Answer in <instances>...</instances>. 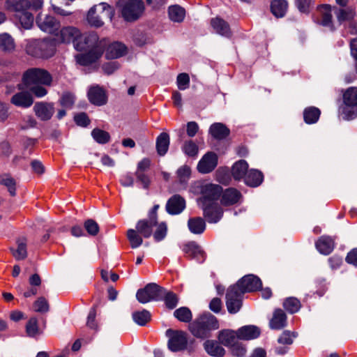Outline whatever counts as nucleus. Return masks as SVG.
<instances>
[{"instance_id": "f257e3e1", "label": "nucleus", "mask_w": 357, "mask_h": 357, "mask_svg": "<svg viewBox=\"0 0 357 357\" xmlns=\"http://www.w3.org/2000/svg\"><path fill=\"white\" fill-rule=\"evenodd\" d=\"M191 333L197 338L205 339L211 336V331L219 328L217 318L208 313L201 315L188 326Z\"/></svg>"}, {"instance_id": "f03ea898", "label": "nucleus", "mask_w": 357, "mask_h": 357, "mask_svg": "<svg viewBox=\"0 0 357 357\" xmlns=\"http://www.w3.org/2000/svg\"><path fill=\"white\" fill-rule=\"evenodd\" d=\"M114 10L106 3H100L93 6L89 10L86 16L88 23L94 27H100L104 24L106 19L112 20Z\"/></svg>"}, {"instance_id": "7ed1b4c3", "label": "nucleus", "mask_w": 357, "mask_h": 357, "mask_svg": "<svg viewBox=\"0 0 357 357\" xmlns=\"http://www.w3.org/2000/svg\"><path fill=\"white\" fill-rule=\"evenodd\" d=\"M343 104L339 108V112L345 120L357 116V87L351 86L342 94Z\"/></svg>"}, {"instance_id": "20e7f679", "label": "nucleus", "mask_w": 357, "mask_h": 357, "mask_svg": "<svg viewBox=\"0 0 357 357\" xmlns=\"http://www.w3.org/2000/svg\"><path fill=\"white\" fill-rule=\"evenodd\" d=\"M119 3L121 15L128 22L138 20L144 12V3L142 0H120Z\"/></svg>"}, {"instance_id": "39448f33", "label": "nucleus", "mask_w": 357, "mask_h": 357, "mask_svg": "<svg viewBox=\"0 0 357 357\" xmlns=\"http://www.w3.org/2000/svg\"><path fill=\"white\" fill-rule=\"evenodd\" d=\"M26 51L32 56L47 58L54 55V47L48 39H30L27 40Z\"/></svg>"}, {"instance_id": "423d86ee", "label": "nucleus", "mask_w": 357, "mask_h": 357, "mask_svg": "<svg viewBox=\"0 0 357 357\" xmlns=\"http://www.w3.org/2000/svg\"><path fill=\"white\" fill-rule=\"evenodd\" d=\"M22 81L26 86L36 84L50 86L52 82V77L46 70L33 68L24 72Z\"/></svg>"}, {"instance_id": "0eeeda50", "label": "nucleus", "mask_w": 357, "mask_h": 357, "mask_svg": "<svg viewBox=\"0 0 357 357\" xmlns=\"http://www.w3.org/2000/svg\"><path fill=\"white\" fill-rule=\"evenodd\" d=\"M164 292V288L155 283H149L137 290L136 298L140 303L145 304L152 301L162 300Z\"/></svg>"}, {"instance_id": "6e6552de", "label": "nucleus", "mask_w": 357, "mask_h": 357, "mask_svg": "<svg viewBox=\"0 0 357 357\" xmlns=\"http://www.w3.org/2000/svg\"><path fill=\"white\" fill-rule=\"evenodd\" d=\"M166 335L169 337L168 349L173 352L185 350L188 345V337L185 332L168 329Z\"/></svg>"}, {"instance_id": "1a4fd4ad", "label": "nucleus", "mask_w": 357, "mask_h": 357, "mask_svg": "<svg viewBox=\"0 0 357 357\" xmlns=\"http://www.w3.org/2000/svg\"><path fill=\"white\" fill-rule=\"evenodd\" d=\"M106 45V39L100 40L98 45H96L87 53L77 55L75 56L77 63L84 66L95 63L102 55Z\"/></svg>"}, {"instance_id": "9d476101", "label": "nucleus", "mask_w": 357, "mask_h": 357, "mask_svg": "<svg viewBox=\"0 0 357 357\" xmlns=\"http://www.w3.org/2000/svg\"><path fill=\"white\" fill-rule=\"evenodd\" d=\"M80 36V31L73 26H66L59 28L54 35V42L57 44L75 45L76 39Z\"/></svg>"}, {"instance_id": "9b49d317", "label": "nucleus", "mask_w": 357, "mask_h": 357, "mask_svg": "<svg viewBox=\"0 0 357 357\" xmlns=\"http://www.w3.org/2000/svg\"><path fill=\"white\" fill-rule=\"evenodd\" d=\"M238 286H231L227 289L226 294V305L227 310L231 314L237 313L242 306V295Z\"/></svg>"}, {"instance_id": "f8f14e48", "label": "nucleus", "mask_w": 357, "mask_h": 357, "mask_svg": "<svg viewBox=\"0 0 357 357\" xmlns=\"http://www.w3.org/2000/svg\"><path fill=\"white\" fill-rule=\"evenodd\" d=\"M222 188L219 185L206 183L202 186V197L198 200L199 205L214 203L220 196Z\"/></svg>"}, {"instance_id": "ddd939ff", "label": "nucleus", "mask_w": 357, "mask_h": 357, "mask_svg": "<svg viewBox=\"0 0 357 357\" xmlns=\"http://www.w3.org/2000/svg\"><path fill=\"white\" fill-rule=\"evenodd\" d=\"M36 22L41 31L52 34L53 36L61 26L60 22L54 16L44 15L41 13L37 15Z\"/></svg>"}, {"instance_id": "4468645a", "label": "nucleus", "mask_w": 357, "mask_h": 357, "mask_svg": "<svg viewBox=\"0 0 357 357\" xmlns=\"http://www.w3.org/2000/svg\"><path fill=\"white\" fill-rule=\"evenodd\" d=\"M76 39L74 45V47L77 51H84L89 48H93L96 45H98L99 40L98 36L95 33H82L80 31V36Z\"/></svg>"}, {"instance_id": "2eb2a0df", "label": "nucleus", "mask_w": 357, "mask_h": 357, "mask_svg": "<svg viewBox=\"0 0 357 357\" xmlns=\"http://www.w3.org/2000/svg\"><path fill=\"white\" fill-rule=\"evenodd\" d=\"M234 286H238L241 292L244 294L259 289L261 286V282L258 277L248 275L242 278Z\"/></svg>"}, {"instance_id": "dca6fc26", "label": "nucleus", "mask_w": 357, "mask_h": 357, "mask_svg": "<svg viewBox=\"0 0 357 357\" xmlns=\"http://www.w3.org/2000/svg\"><path fill=\"white\" fill-rule=\"evenodd\" d=\"M218 165V155L213 152L206 153L199 161L197 170L202 174L211 172Z\"/></svg>"}, {"instance_id": "f3484780", "label": "nucleus", "mask_w": 357, "mask_h": 357, "mask_svg": "<svg viewBox=\"0 0 357 357\" xmlns=\"http://www.w3.org/2000/svg\"><path fill=\"white\" fill-rule=\"evenodd\" d=\"M203 210L204 215L210 223H216L222 218L223 211L217 203L199 205Z\"/></svg>"}, {"instance_id": "a211bd4d", "label": "nucleus", "mask_w": 357, "mask_h": 357, "mask_svg": "<svg viewBox=\"0 0 357 357\" xmlns=\"http://www.w3.org/2000/svg\"><path fill=\"white\" fill-rule=\"evenodd\" d=\"M89 102L97 106H102L107 103V96L105 91L99 85L89 87L87 93Z\"/></svg>"}, {"instance_id": "6ab92c4d", "label": "nucleus", "mask_w": 357, "mask_h": 357, "mask_svg": "<svg viewBox=\"0 0 357 357\" xmlns=\"http://www.w3.org/2000/svg\"><path fill=\"white\" fill-rule=\"evenodd\" d=\"M33 111L41 121H48L54 113V107L51 102H38L34 105Z\"/></svg>"}, {"instance_id": "aec40b11", "label": "nucleus", "mask_w": 357, "mask_h": 357, "mask_svg": "<svg viewBox=\"0 0 357 357\" xmlns=\"http://www.w3.org/2000/svg\"><path fill=\"white\" fill-rule=\"evenodd\" d=\"M185 208V199L179 195L172 196L167 202L166 210L171 215L181 213Z\"/></svg>"}, {"instance_id": "412c9836", "label": "nucleus", "mask_w": 357, "mask_h": 357, "mask_svg": "<svg viewBox=\"0 0 357 357\" xmlns=\"http://www.w3.org/2000/svg\"><path fill=\"white\" fill-rule=\"evenodd\" d=\"M127 53V47L121 43L114 42L109 44L105 50V57L107 59H116Z\"/></svg>"}, {"instance_id": "4be33fe9", "label": "nucleus", "mask_w": 357, "mask_h": 357, "mask_svg": "<svg viewBox=\"0 0 357 357\" xmlns=\"http://www.w3.org/2000/svg\"><path fill=\"white\" fill-rule=\"evenodd\" d=\"M183 251L188 257L196 259L200 262H203L205 259V253L195 242H190L185 244L183 248Z\"/></svg>"}, {"instance_id": "5701e85b", "label": "nucleus", "mask_w": 357, "mask_h": 357, "mask_svg": "<svg viewBox=\"0 0 357 357\" xmlns=\"http://www.w3.org/2000/svg\"><path fill=\"white\" fill-rule=\"evenodd\" d=\"M10 102L19 107L28 108L32 105L33 99L31 93L26 91H21L12 96Z\"/></svg>"}, {"instance_id": "b1692460", "label": "nucleus", "mask_w": 357, "mask_h": 357, "mask_svg": "<svg viewBox=\"0 0 357 357\" xmlns=\"http://www.w3.org/2000/svg\"><path fill=\"white\" fill-rule=\"evenodd\" d=\"M220 202L224 206H231L238 203L242 197L241 193L236 189L229 188L222 191Z\"/></svg>"}, {"instance_id": "393cba45", "label": "nucleus", "mask_w": 357, "mask_h": 357, "mask_svg": "<svg viewBox=\"0 0 357 357\" xmlns=\"http://www.w3.org/2000/svg\"><path fill=\"white\" fill-rule=\"evenodd\" d=\"M29 0H7L5 3L6 8L15 13V15L27 12L29 9Z\"/></svg>"}, {"instance_id": "a878e982", "label": "nucleus", "mask_w": 357, "mask_h": 357, "mask_svg": "<svg viewBox=\"0 0 357 357\" xmlns=\"http://www.w3.org/2000/svg\"><path fill=\"white\" fill-rule=\"evenodd\" d=\"M157 225V221L149 219L141 220L136 225V229L144 238H149L153 234V228Z\"/></svg>"}, {"instance_id": "bb28decb", "label": "nucleus", "mask_w": 357, "mask_h": 357, "mask_svg": "<svg viewBox=\"0 0 357 357\" xmlns=\"http://www.w3.org/2000/svg\"><path fill=\"white\" fill-rule=\"evenodd\" d=\"M236 335L239 339L250 340L258 337L260 330L255 326H245L238 329Z\"/></svg>"}, {"instance_id": "cd10ccee", "label": "nucleus", "mask_w": 357, "mask_h": 357, "mask_svg": "<svg viewBox=\"0 0 357 357\" xmlns=\"http://www.w3.org/2000/svg\"><path fill=\"white\" fill-rule=\"evenodd\" d=\"M211 25L217 33L225 37L231 36L229 25L224 20L218 17L212 18Z\"/></svg>"}, {"instance_id": "c85d7f7f", "label": "nucleus", "mask_w": 357, "mask_h": 357, "mask_svg": "<svg viewBox=\"0 0 357 357\" xmlns=\"http://www.w3.org/2000/svg\"><path fill=\"white\" fill-rule=\"evenodd\" d=\"M17 248H10L13 256L17 260H23L27 257L26 244L25 237H20L16 240Z\"/></svg>"}, {"instance_id": "c756f323", "label": "nucleus", "mask_w": 357, "mask_h": 357, "mask_svg": "<svg viewBox=\"0 0 357 357\" xmlns=\"http://www.w3.org/2000/svg\"><path fill=\"white\" fill-rule=\"evenodd\" d=\"M318 251L323 255L330 254L334 248V241L330 236H322L315 243Z\"/></svg>"}, {"instance_id": "7c9ffc66", "label": "nucleus", "mask_w": 357, "mask_h": 357, "mask_svg": "<svg viewBox=\"0 0 357 357\" xmlns=\"http://www.w3.org/2000/svg\"><path fill=\"white\" fill-rule=\"evenodd\" d=\"M287 317L284 311L281 309H276L272 319L270 320L269 326L274 330H280L286 326Z\"/></svg>"}, {"instance_id": "2f4dec72", "label": "nucleus", "mask_w": 357, "mask_h": 357, "mask_svg": "<svg viewBox=\"0 0 357 357\" xmlns=\"http://www.w3.org/2000/svg\"><path fill=\"white\" fill-rule=\"evenodd\" d=\"M248 172V164L244 160L236 162L231 167V175L235 180H241L245 177Z\"/></svg>"}, {"instance_id": "473e14b6", "label": "nucleus", "mask_w": 357, "mask_h": 357, "mask_svg": "<svg viewBox=\"0 0 357 357\" xmlns=\"http://www.w3.org/2000/svg\"><path fill=\"white\" fill-rule=\"evenodd\" d=\"M204 347L206 353L213 357H222L225 354L224 348L214 340L205 341Z\"/></svg>"}, {"instance_id": "72a5a7b5", "label": "nucleus", "mask_w": 357, "mask_h": 357, "mask_svg": "<svg viewBox=\"0 0 357 357\" xmlns=\"http://www.w3.org/2000/svg\"><path fill=\"white\" fill-rule=\"evenodd\" d=\"M209 133L216 139H223L229 135V130L222 123H214L209 128Z\"/></svg>"}, {"instance_id": "f704fd0d", "label": "nucleus", "mask_w": 357, "mask_h": 357, "mask_svg": "<svg viewBox=\"0 0 357 357\" xmlns=\"http://www.w3.org/2000/svg\"><path fill=\"white\" fill-rule=\"evenodd\" d=\"M188 227L194 234H201L206 229V223L200 217L190 218L188 221Z\"/></svg>"}, {"instance_id": "c9c22d12", "label": "nucleus", "mask_w": 357, "mask_h": 357, "mask_svg": "<svg viewBox=\"0 0 357 357\" xmlns=\"http://www.w3.org/2000/svg\"><path fill=\"white\" fill-rule=\"evenodd\" d=\"M335 14L340 24L344 21H349L354 18L356 15L355 9L351 6L343 7L342 8H335Z\"/></svg>"}, {"instance_id": "e433bc0d", "label": "nucleus", "mask_w": 357, "mask_h": 357, "mask_svg": "<svg viewBox=\"0 0 357 357\" xmlns=\"http://www.w3.org/2000/svg\"><path fill=\"white\" fill-rule=\"evenodd\" d=\"M263 181V175L261 172L256 169L248 170L245 177V183L251 187L259 185Z\"/></svg>"}, {"instance_id": "4c0bfd02", "label": "nucleus", "mask_w": 357, "mask_h": 357, "mask_svg": "<svg viewBox=\"0 0 357 357\" xmlns=\"http://www.w3.org/2000/svg\"><path fill=\"white\" fill-rule=\"evenodd\" d=\"M169 146V136L166 132H162L156 139V149L158 153L162 156L166 154Z\"/></svg>"}, {"instance_id": "58836bf2", "label": "nucleus", "mask_w": 357, "mask_h": 357, "mask_svg": "<svg viewBox=\"0 0 357 357\" xmlns=\"http://www.w3.org/2000/svg\"><path fill=\"white\" fill-rule=\"evenodd\" d=\"M236 332L231 330H224L219 333L218 340L226 347H231L236 342Z\"/></svg>"}, {"instance_id": "ea45409f", "label": "nucleus", "mask_w": 357, "mask_h": 357, "mask_svg": "<svg viewBox=\"0 0 357 357\" xmlns=\"http://www.w3.org/2000/svg\"><path fill=\"white\" fill-rule=\"evenodd\" d=\"M29 283L31 288L24 292L23 295L25 298L35 296L38 294V287L41 284V278L37 273L33 274L29 279Z\"/></svg>"}, {"instance_id": "a19ab883", "label": "nucleus", "mask_w": 357, "mask_h": 357, "mask_svg": "<svg viewBox=\"0 0 357 357\" xmlns=\"http://www.w3.org/2000/svg\"><path fill=\"white\" fill-rule=\"evenodd\" d=\"M271 12L277 17H282L288 8V3L285 0H274L271 3Z\"/></svg>"}, {"instance_id": "79ce46f5", "label": "nucleus", "mask_w": 357, "mask_h": 357, "mask_svg": "<svg viewBox=\"0 0 357 357\" xmlns=\"http://www.w3.org/2000/svg\"><path fill=\"white\" fill-rule=\"evenodd\" d=\"M168 14L169 19L174 22H181L185 16V11L182 7L174 5L169 7Z\"/></svg>"}, {"instance_id": "37998d69", "label": "nucleus", "mask_w": 357, "mask_h": 357, "mask_svg": "<svg viewBox=\"0 0 357 357\" xmlns=\"http://www.w3.org/2000/svg\"><path fill=\"white\" fill-rule=\"evenodd\" d=\"M320 110L315 107H309L303 112V119L306 123L312 124L316 123L320 116Z\"/></svg>"}, {"instance_id": "c03bdc74", "label": "nucleus", "mask_w": 357, "mask_h": 357, "mask_svg": "<svg viewBox=\"0 0 357 357\" xmlns=\"http://www.w3.org/2000/svg\"><path fill=\"white\" fill-rule=\"evenodd\" d=\"M15 48L14 39L10 35L6 33L0 34V50L4 52H10Z\"/></svg>"}, {"instance_id": "a18cd8bd", "label": "nucleus", "mask_w": 357, "mask_h": 357, "mask_svg": "<svg viewBox=\"0 0 357 357\" xmlns=\"http://www.w3.org/2000/svg\"><path fill=\"white\" fill-rule=\"evenodd\" d=\"M174 316L180 321L189 323L192 319L191 310L187 307H181L174 312Z\"/></svg>"}, {"instance_id": "49530a36", "label": "nucleus", "mask_w": 357, "mask_h": 357, "mask_svg": "<svg viewBox=\"0 0 357 357\" xmlns=\"http://www.w3.org/2000/svg\"><path fill=\"white\" fill-rule=\"evenodd\" d=\"M140 235L137 229H130L128 230L127 237L132 248H137L142 244L143 239Z\"/></svg>"}, {"instance_id": "de8ad7c7", "label": "nucleus", "mask_w": 357, "mask_h": 357, "mask_svg": "<svg viewBox=\"0 0 357 357\" xmlns=\"http://www.w3.org/2000/svg\"><path fill=\"white\" fill-rule=\"evenodd\" d=\"M132 319L137 324L144 326L151 320V314L146 310L135 312L132 313Z\"/></svg>"}, {"instance_id": "09e8293b", "label": "nucleus", "mask_w": 357, "mask_h": 357, "mask_svg": "<svg viewBox=\"0 0 357 357\" xmlns=\"http://www.w3.org/2000/svg\"><path fill=\"white\" fill-rule=\"evenodd\" d=\"M167 307L174 309L178 304V298L176 294L172 291H167L165 289V292L162 294V298Z\"/></svg>"}, {"instance_id": "8fccbe9b", "label": "nucleus", "mask_w": 357, "mask_h": 357, "mask_svg": "<svg viewBox=\"0 0 357 357\" xmlns=\"http://www.w3.org/2000/svg\"><path fill=\"white\" fill-rule=\"evenodd\" d=\"M91 136L98 144H106L110 139L109 134L101 129L95 128L91 131Z\"/></svg>"}, {"instance_id": "3c124183", "label": "nucleus", "mask_w": 357, "mask_h": 357, "mask_svg": "<svg viewBox=\"0 0 357 357\" xmlns=\"http://www.w3.org/2000/svg\"><path fill=\"white\" fill-rule=\"evenodd\" d=\"M22 26L26 29H29L33 24V15L29 11L18 14L16 15Z\"/></svg>"}, {"instance_id": "603ef678", "label": "nucleus", "mask_w": 357, "mask_h": 357, "mask_svg": "<svg viewBox=\"0 0 357 357\" xmlns=\"http://www.w3.org/2000/svg\"><path fill=\"white\" fill-rule=\"evenodd\" d=\"M321 24L324 26L328 27L331 31L335 29L333 23V15L331 12V6H325L324 11L322 13Z\"/></svg>"}, {"instance_id": "864d4df0", "label": "nucleus", "mask_w": 357, "mask_h": 357, "mask_svg": "<svg viewBox=\"0 0 357 357\" xmlns=\"http://www.w3.org/2000/svg\"><path fill=\"white\" fill-rule=\"evenodd\" d=\"M0 184L5 185L11 196L15 195V181L10 176L4 174L0 176Z\"/></svg>"}, {"instance_id": "5fc2aeb1", "label": "nucleus", "mask_w": 357, "mask_h": 357, "mask_svg": "<svg viewBox=\"0 0 357 357\" xmlns=\"http://www.w3.org/2000/svg\"><path fill=\"white\" fill-rule=\"evenodd\" d=\"M283 307L287 312L292 314L299 310L301 307V303L300 301L296 298H287L283 303Z\"/></svg>"}, {"instance_id": "6e6d98bb", "label": "nucleus", "mask_w": 357, "mask_h": 357, "mask_svg": "<svg viewBox=\"0 0 357 357\" xmlns=\"http://www.w3.org/2000/svg\"><path fill=\"white\" fill-rule=\"evenodd\" d=\"M34 311L40 313H46L50 310V305L47 300L41 296L39 297L33 305Z\"/></svg>"}, {"instance_id": "4d7b16f0", "label": "nucleus", "mask_w": 357, "mask_h": 357, "mask_svg": "<svg viewBox=\"0 0 357 357\" xmlns=\"http://www.w3.org/2000/svg\"><path fill=\"white\" fill-rule=\"evenodd\" d=\"M26 332L30 337H34L39 334L38 320L35 317L31 318L26 325Z\"/></svg>"}, {"instance_id": "13d9d810", "label": "nucleus", "mask_w": 357, "mask_h": 357, "mask_svg": "<svg viewBox=\"0 0 357 357\" xmlns=\"http://www.w3.org/2000/svg\"><path fill=\"white\" fill-rule=\"evenodd\" d=\"M156 227V230L153 234L154 239L156 241H160L164 239L167 235V227L165 222L158 223L155 226Z\"/></svg>"}, {"instance_id": "bf43d9fd", "label": "nucleus", "mask_w": 357, "mask_h": 357, "mask_svg": "<svg viewBox=\"0 0 357 357\" xmlns=\"http://www.w3.org/2000/svg\"><path fill=\"white\" fill-rule=\"evenodd\" d=\"M75 101V96L70 92H65L60 99V104L66 108H71Z\"/></svg>"}, {"instance_id": "052dcab7", "label": "nucleus", "mask_w": 357, "mask_h": 357, "mask_svg": "<svg viewBox=\"0 0 357 357\" xmlns=\"http://www.w3.org/2000/svg\"><path fill=\"white\" fill-rule=\"evenodd\" d=\"M183 151L189 156H196L198 153V146L192 141H186L183 146Z\"/></svg>"}, {"instance_id": "680f3d73", "label": "nucleus", "mask_w": 357, "mask_h": 357, "mask_svg": "<svg viewBox=\"0 0 357 357\" xmlns=\"http://www.w3.org/2000/svg\"><path fill=\"white\" fill-rule=\"evenodd\" d=\"M84 227L88 234L91 236L97 235L99 231L98 223L92 219H89L85 221Z\"/></svg>"}, {"instance_id": "e2e57ef3", "label": "nucleus", "mask_w": 357, "mask_h": 357, "mask_svg": "<svg viewBox=\"0 0 357 357\" xmlns=\"http://www.w3.org/2000/svg\"><path fill=\"white\" fill-rule=\"evenodd\" d=\"M176 83L180 90H185L189 87L190 77L187 73H181L177 76Z\"/></svg>"}, {"instance_id": "0e129e2a", "label": "nucleus", "mask_w": 357, "mask_h": 357, "mask_svg": "<svg viewBox=\"0 0 357 357\" xmlns=\"http://www.w3.org/2000/svg\"><path fill=\"white\" fill-rule=\"evenodd\" d=\"M42 85L43 84H36L26 87L37 98H42L47 93V89Z\"/></svg>"}, {"instance_id": "69168bd1", "label": "nucleus", "mask_w": 357, "mask_h": 357, "mask_svg": "<svg viewBox=\"0 0 357 357\" xmlns=\"http://www.w3.org/2000/svg\"><path fill=\"white\" fill-rule=\"evenodd\" d=\"M350 54L354 61V71L357 74V37L349 41Z\"/></svg>"}, {"instance_id": "338daca9", "label": "nucleus", "mask_w": 357, "mask_h": 357, "mask_svg": "<svg viewBox=\"0 0 357 357\" xmlns=\"http://www.w3.org/2000/svg\"><path fill=\"white\" fill-rule=\"evenodd\" d=\"M177 176L181 183L185 182L190 176V168L186 165L181 167L177 170Z\"/></svg>"}, {"instance_id": "774afa93", "label": "nucleus", "mask_w": 357, "mask_h": 357, "mask_svg": "<svg viewBox=\"0 0 357 357\" xmlns=\"http://www.w3.org/2000/svg\"><path fill=\"white\" fill-rule=\"evenodd\" d=\"M120 65L117 61L108 62L102 65V69L107 75H111L119 69Z\"/></svg>"}]
</instances>
